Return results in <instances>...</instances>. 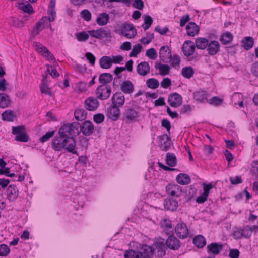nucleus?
Segmentation results:
<instances>
[{"label": "nucleus", "instance_id": "nucleus-54", "mask_svg": "<svg viewBox=\"0 0 258 258\" xmlns=\"http://www.w3.org/2000/svg\"><path fill=\"white\" fill-rule=\"evenodd\" d=\"M81 17L85 21H89L91 19V14L87 9L82 10L80 13Z\"/></svg>", "mask_w": 258, "mask_h": 258}, {"label": "nucleus", "instance_id": "nucleus-9", "mask_svg": "<svg viewBox=\"0 0 258 258\" xmlns=\"http://www.w3.org/2000/svg\"><path fill=\"white\" fill-rule=\"evenodd\" d=\"M120 115V108L111 105L107 107L106 110V116L113 121H116Z\"/></svg>", "mask_w": 258, "mask_h": 258}, {"label": "nucleus", "instance_id": "nucleus-47", "mask_svg": "<svg viewBox=\"0 0 258 258\" xmlns=\"http://www.w3.org/2000/svg\"><path fill=\"white\" fill-rule=\"evenodd\" d=\"M124 257L125 258H140L138 250L130 249L125 251Z\"/></svg>", "mask_w": 258, "mask_h": 258}, {"label": "nucleus", "instance_id": "nucleus-61", "mask_svg": "<svg viewBox=\"0 0 258 258\" xmlns=\"http://www.w3.org/2000/svg\"><path fill=\"white\" fill-rule=\"evenodd\" d=\"M161 226L167 231L170 230L172 228L171 222L169 220L165 219L163 220L161 222Z\"/></svg>", "mask_w": 258, "mask_h": 258}, {"label": "nucleus", "instance_id": "nucleus-39", "mask_svg": "<svg viewBox=\"0 0 258 258\" xmlns=\"http://www.w3.org/2000/svg\"><path fill=\"white\" fill-rule=\"evenodd\" d=\"M194 98L199 102H204L207 100V94L205 91L199 90L194 93Z\"/></svg>", "mask_w": 258, "mask_h": 258}, {"label": "nucleus", "instance_id": "nucleus-15", "mask_svg": "<svg viewBox=\"0 0 258 258\" xmlns=\"http://www.w3.org/2000/svg\"><path fill=\"white\" fill-rule=\"evenodd\" d=\"M171 56V51L167 45L161 47L159 50V57L162 61L168 63Z\"/></svg>", "mask_w": 258, "mask_h": 258}, {"label": "nucleus", "instance_id": "nucleus-53", "mask_svg": "<svg viewBox=\"0 0 258 258\" xmlns=\"http://www.w3.org/2000/svg\"><path fill=\"white\" fill-rule=\"evenodd\" d=\"M180 59L179 56L177 54L174 55L173 56L171 55L169 59V62L172 67H175L176 65H179L180 63Z\"/></svg>", "mask_w": 258, "mask_h": 258}, {"label": "nucleus", "instance_id": "nucleus-42", "mask_svg": "<svg viewBox=\"0 0 258 258\" xmlns=\"http://www.w3.org/2000/svg\"><path fill=\"white\" fill-rule=\"evenodd\" d=\"M3 120L8 121H13L15 115L14 112L11 110H7L2 114Z\"/></svg>", "mask_w": 258, "mask_h": 258}, {"label": "nucleus", "instance_id": "nucleus-16", "mask_svg": "<svg viewBox=\"0 0 258 258\" xmlns=\"http://www.w3.org/2000/svg\"><path fill=\"white\" fill-rule=\"evenodd\" d=\"M223 248V245L220 243H211L207 246V252L213 256L218 255Z\"/></svg>", "mask_w": 258, "mask_h": 258}, {"label": "nucleus", "instance_id": "nucleus-4", "mask_svg": "<svg viewBox=\"0 0 258 258\" xmlns=\"http://www.w3.org/2000/svg\"><path fill=\"white\" fill-rule=\"evenodd\" d=\"M12 133L15 135V140L21 142H28L30 140L24 126H13Z\"/></svg>", "mask_w": 258, "mask_h": 258}, {"label": "nucleus", "instance_id": "nucleus-14", "mask_svg": "<svg viewBox=\"0 0 258 258\" xmlns=\"http://www.w3.org/2000/svg\"><path fill=\"white\" fill-rule=\"evenodd\" d=\"M165 244L169 249L176 250L180 247L181 243L175 236L170 235L167 239Z\"/></svg>", "mask_w": 258, "mask_h": 258}, {"label": "nucleus", "instance_id": "nucleus-2", "mask_svg": "<svg viewBox=\"0 0 258 258\" xmlns=\"http://www.w3.org/2000/svg\"><path fill=\"white\" fill-rule=\"evenodd\" d=\"M80 133H81V124L78 122L65 124L58 130V134H66L72 137L77 136Z\"/></svg>", "mask_w": 258, "mask_h": 258}, {"label": "nucleus", "instance_id": "nucleus-55", "mask_svg": "<svg viewBox=\"0 0 258 258\" xmlns=\"http://www.w3.org/2000/svg\"><path fill=\"white\" fill-rule=\"evenodd\" d=\"M78 145L82 148L86 149L88 144V140L84 136H80Z\"/></svg>", "mask_w": 258, "mask_h": 258}, {"label": "nucleus", "instance_id": "nucleus-34", "mask_svg": "<svg viewBox=\"0 0 258 258\" xmlns=\"http://www.w3.org/2000/svg\"><path fill=\"white\" fill-rule=\"evenodd\" d=\"M192 241L195 246L199 248H203L206 244L205 238L201 235L195 236Z\"/></svg>", "mask_w": 258, "mask_h": 258}, {"label": "nucleus", "instance_id": "nucleus-23", "mask_svg": "<svg viewBox=\"0 0 258 258\" xmlns=\"http://www.w3.org/2000/svg\"><path fill=\"white\" fill-rule=\"evenodd\" d=\"M120 90L125 94H131L134 91V86L129 80H125L120 84Z\"/></svg>", "mask_w": 258, "mask_h": 258}, {"label": "nucleus", "instance_id": "nucleus-30", "mask_svg": "<svg viewBox=\"0 0 258 258\" xmlns=\"http://www.w3.org/2000/svg\"><path fill=\"white\" fill-rule=\"evenodd\" d=\"M209 42V41L206 38L198 37L195 41V46L199 49L204 50L207 47Z\"/></svg>", "mask_w": 258, "mask_h": 258}, {"label": "nucleus", "instance_id": "nucleus-49", "mask_svg": "<svg viewBox=\"0 0 258 258\" xmlns=\"http://www.w3.org/2000/svg\"><path fill=\"white\" fill-rule=\"evenodd\" d=\"M10 249L9 246L5 244H0V256H6L9 254Z\"/></svg>", "mask_w": 258, "mask_h": 258}, {"label": "nucleus", "instance_id": "nucleus-5", "mask_svg": "<svg viewBox=\"0 0 258 258\" xmlns=\"http://www.w3.org/2000/svg\"><path fill=\"white\" fill-rule=\"evenodd\" d=\"M111 87L107 84H101L96 90V98L101 100L108 99L111 93Z\"/></svg>", "mask_w": 258, "mask_h": 258}, {"label": "nucleus", "instance_id": "nucleus-35", "mask_svg": "<svg viewBox=\"0 0 258 258\" xmlns=\"http://www.w3.org/2000/svg\"><path fill=\"white\" fill-rule=\"evenodd\" d=\"M166 163L170 167H174L177 164V159L174 154L167 153L165 158Z\"/></svg>", "mask_w": 258, "mask_h": 258}, {"label": "nucleus", "instance_id": "nucleus-22", "mask_svg": "<svg viewBox=\"0 0 258 258\" xmlns=\"http://www.w3.org/2000/svg\"><path fill=\"white\" fill-rule=\"evenodd\" d=\"M166 191L167 194L176 197H179L182 192L180 186L172 184H169L166 186Z\"/></svg>", "mask_w": 258, "mask_h": 258}, {"label": "nucleus", "instance_id": "nucleus-43", "mask_svg": "<svg viewBox=\"0 0 258 258\" xmlns=\"http://www.w3.org/2000/svg\"><path fill=\"white\" fill-rule=\"evenodd\" d=\"M144 24L142 25L145 30L149 28L153 23L152 17L149 15H144L143 16Z\"/></svg>", "mask_w": 258, "mask_h": 258}, {"label": "nucleus", "instance_id": "nucleus-1", "mask_svg": "<svg viewBox=\"0 0 258 258\" xmlns=\"http://www.w3.org/2000/svg\"><path fill=\"white\" fill-rule=\"evenodd\" d=\"M58 135V136H55L52 140V148L55 151L65 150L68 152L77 154V152L75 150L76 141L74 138L66 134Z\"/></svg>", "mask_w": 258, "mask_h": 258}, {"label": "nucleus", "instance_id": "nucleus-6", "mask_svg": "<svg viewBox=\"0 0 258 258\" xmlns=\"http://www.w3.org/2000/svg\"><path fill=\"white\" fill-rule=\"evenodd\" d=\"M123 120L126 123L134 122L139 117V112L134 108L126 106L122 113Z\"/></svg>", "mask_w": 258, "mask_h": 258}, {"label": "nucleus", "instance_id": "nucleus-19", "mask_svg": "<svg viewBox=\"0 0 258 258\" xmlns=\"http://www.w3.org/2000/svg\"><path fill=\"white\" fill-rule=\"evenodd\" d=\"M159 142V145L161 150L166 151L170 147V139L166 134L158 137Z\"/></svg>", "mask_w": 258, "mask_h": 258}, {"label": "nucleus", "instance_id": "nucleus-21", "mask_svg": "<svg viewBox=\"0 0 258 258\" xmlns=\"http://www.w3.org/2000/svg\"><path fill=\"white\" fill-rule=\"evenodd\" d=\"M220 48V44L217 41L211 40L209 41L206 49L209 55L213 56L217 54L219 52Z\"/></svg>", "mask_w": 258, "mask_h": 258}, {"label": "nucleus", "instance_id": "nucleus-44", "mask_svg": "<svg viewBox=\"0 0 258 258\" xmlns=\"http://www.w3.org/2000/svg\"><path fill=\"white\" fill-rule=\"evenodd\" d=\"M40 89L41 93L49 96H51V92L50 91V89L48 87L44 78L42 79V83L40 85Z\"/></svg>", "mask_w": 258, "mask_h": 258}, {"label": "nucleus", "instance_id": "nucleus-46", "mask_svg": "<svg viewBox=\"0 0 258 258\" xmlns=\"http://www.w3.org/2000/svg\"><path fill=\"white\" fill-rule=\"evenodd\" d=\"M142 49V46L140 44H137L133 46L132 51L129 54L130 57H137Z\"/></svg>", "mask_w": 258, "mask_h": 258}, {"label": "nucleus", "instance_id": "nucleus-8", "mask_svg": "<svg viewBox=\"0 0 258 258\" xmlns=\"http://www.w3.org/2000/svg\"><path fill=\"white\" fill-rule=\"evenodd\" d=\"M33 46L37 52L41 53V55L43 57H46L47 60H53L54 59L53 55L49 50L39 42H34Z\"/></svg>", "mask_w": 258, "mask_h": 258}, {"label": "nucleus", "instance_id": "nucleus-62", "mask_svg": "<svg viewBox=\"0 0 258 258\" xmlns=\"http://www.w3.org/2000/svg\"><path fill=\"white\" fill-rule=\"evenodd\" d=\"M47 71L49 72L50 75L53 78H56L59 76V73L57 72V70L52 66H50L47 68Z\"/></svg>", "mask_w": 258, "mask_h": 258}, {"label": "nucleus", "instance_id": "nucleus-37", "mask_svg": "<svg viewBox=\"0 0 258 258\" xmlns=\"http://www.w3.org/2000/svg\"><path fill=\"white\" fill-rule=\"evenodd\" d=\"M87 112L84 108H78L74 112V116L76 120L83 121L87 117Z\"/></svg>", "mask_w": 258, "mask_h": 258}, {"label": "nucleus", "instance_id": "nucleus-28", "mask_svg": "<svg viewBox=\"0 0 258 258\" xmlns=\"http://www.w3.org/2000/svg\"><path fill=\"white\" fill-rule=\"evenodd\" d=\"M109 15L106 13L103 12L99 14L96 22L100 26H104L109 22Z\"/></svg>", "mask_w": 258, "mask_h": 258}, {"label": "nucleus", "instance_id": "nucleus-56", "mask_svg": "<svg viewBox=\"0 0 258 258\" xmlns=\"http://www.w3.org/2000/svg\"><path fill=\"white\" fill-rule=\"evenodd\" d=\"M54 133V131H49L46 132L43 136H42L39 139V141L42 143H44L48 141L51 137L53 136Z\"/></svg>", "mask_w": 258, "mask_h": 258}, {"label": "nucleus", "instance_id": "nucleus-12", "mask_svg": "<svg viewBox=\"0 0 258 258\" xmlns=\"http://www.w3.org/2000/svg\"><path fill=\"white\" fill-rule=\"evenodd\" d=\"M168 102L171 107L177 108L181 105L182 98L179 94L173 93L168 96Z\"/></svg>", "mask_w": 258, "mask_h": 258}, {"label": "nucleus", "instance_id": "nucleus-41", "mask_svg": "<svg viewBox=\"0 0 258 258\" xmlns=\"http://www.w3.org/2000/svg\"><path fill=\"white\" fill-rule=\"evenodd\" d=\"M182 75L185 78H190L194 74V70L193 68L190 67H184L181 70Z\"/></svg>", "mask_w": 258, "mask_h": 258}, {"label": "nucleus", "instance_id": "nucleus-17", "mask_svg": "<svg viewBox=\"0 0 258 258\" xmlns=\"http://www.w3.org/2000/svg\"><path fill=\"white\" fill-rule=\"evenodd\" d=\"M195 45L194 42L190 40L186 41L182 46V51L186 56L192 55L195 50Z\"/></svg>", "mask_w": 258, "mask_h": 258}, {"label": "nucleus", "instance_id": "nucleus-7", "mask_svg": "<svg viewBox=\"0 0 258 258\" xmlns=\"http://www.w3.org/2000/svg\"><path fill=\"white\" fill-rule=\"evenodd\" d=\"M121 33L123 36L131 39L136 36L137 31L132 24L125 23L121 28Z\"/></svg>", "mask_w": 258, "mask_h": 258}, {"label": "nucleus", "instance_id": "nucleus-59", "mask_svg": "<svg viewBox=\"0 0 258 258\" xmlns=\"http://www.w3.org/2000/svg\"><path fill=\"white\" fill-rule=\"evenodd\" d=\"M104 120V116L103 114L98 113L93 116V120L96 123L99 124Z\"/></svg>", "mask_w": 258, "mask_h": 258}, {"label": "nucleus", "instance_id": "nucleus-60", "mask_svg": "<svg viewBox=\"0 0 258 258\" xmlns=\"http://www.w3.org/2000/svg\"><path fill=\"white\" fill-rule=\"evenodd\" d=\"M229 180L233 185H237L242 182V179L240 176H236L235 177H230Z\"/></svg>", "mask_w": 258, "mask_h": 258}, {"label": "nucleus", "instance_id": "nucleus-20", "mask_svg": "<svg viewBox=\"0 0 258 258\" xmlns=\"http://www.w3.org/2000/svg\"><path fill=\"white\" fill-rule=\"evenodd\" d=\"M94 126L90 121H85L81 124V133L83 135L89 136L94 132Z\"/></svg>", "mask_w": 258, "mask_h": 258}, {"label": "nucleus", "instance_id": "nucleus-24", "mask_svg": "<svg viewBox=\"0 0 258 258\" xmlns=\"http://www.w3.org/2000/svg\"><path fill=\"white\" fill-rule=\"evenodd\" d=\"M163 204L165 209L171 211H175L178 207L177 201L173 199V198L165 199Z\"/></svg>", "mask_w": 258, "mask_h": 258}, {"label": "nucleus", "instance_id": "nucleus-38", "mask_svg": "<svg viewBox=\"0 0 258 258\" xmlns=\"http://www.w3.org/2000/svg\"><path fill=\"white\" fill-rule=\"evenodd\" d=\"M113 79L112 75L110 73H104L101 74L99 77V81L102 84H107Z\"/></svg>", "mask_w": 258, "mask_h": 258}, {"label": "nucleus", "instance_id": "nucleus-58", "mask_svg": "<svg viewBox=\"0 0 258 258\" xmlns=\"http://www.w3.org/2000/svg\"><path fill=\"white\" fill-rule=\"evenodd\" d=\"M223 100L218 97H213L209 100V103L215 106L220 105Z\"/></svg>", "mask_w": 258, "mask_h": 258}, {"label": "nucleus", "instance_id": "nucleus-40", "mask_svg": "<svg viewBox=\"0 0 258 258\" xmlns=\"http://www.w3.org/2000/svg\"><path fill=\"white\" fill-rule=\"evenodd\" d=\"M26 4L24 3H19L18 4V8L19 9L22 10L25 13L28 14L32 13L33 12L32 6L26 2Z\"/></svg>", "mask_w": 258, "mask_h": 258}, {"label": "nucleus", "instance_id": "nucleus-57", "mask_svg": "<svg viewBox=\"0 0 258 258\" xmlns=\"http://www.w3.org/2000/svg\"><path fill=\"white\" fill-rule=\"evenodd\" d=\"M170 69L169 66L167 64L160 66V68H159L160 74L161 76H165L169 74Z\"/></svg>", "mask_w": 258, "mask_h": 258}, {"label": "nucleus", "instance_id": "nucleus-31", "mask_svg": "<svg viewBox=\"0 0 258 258\" xmlns=\"http://www.w3.org/2000/svg\"><path fill=\"white\" fill-rule=\"evenodd\" d=\"M176 180L181 185H187L190 182V177L186 174L180 173L176 176Z\"/></svg>", "mask_w": 258, "mask_h": 258}, {"label": "nucleus", "instance_id": "nucleus-26", "mask_svg": "<svg viewBox=\"0 0 258 258\" xmlns=\"http://www.w3.org/2000/svg\"><path fill=\"white\" fill-rule=\"evenodd\" d=\"M187 34L191 37H194L198 34L199 32V26L193 22H189L185 27Z\"/></svg>", "mask_w": 258, "mask_h": 258}, {"label": "nucleus", "instance_id": "nucleus-32", "mask_svg": "<svg viewBox=\"0 0 258 258\" xmlns=\"http://www.w3.org/2000/svg\"><path fill=\"white\" fill-rule=\"evenodd\" d=\"M233 39L232 34L229 32H226L222 34L219 40L223 45H227L231 43Z\"/></svg>", "mask_w": 258, "mask_h": 258}, {"label": "nucleus", "instance_id": "nucleus-13", "mask_svg": "<svg viewBox=\"0 0 258 258\" xmlns=\"http://www.w3.org/2000/svg\"><path fill=\"white\" fill-rule=\"evenodd\" d=\"M111 100V105L120 108L124 104L125 97L121 92H117L113 95Z\"/></svg>", "mask_w": 258, "mask_h": 258}, {"label": "nucleus", "instance_id": "nucleus-36", "mask_svg": "<svg viewBox=\"0 0 258 258\" xmlns=\"http://www.w3.org/2000/svg\"><path fill=\"white\" fill-rule=\"evenodd\" d=\"M10 104V97L6 94L0 93V108H5L8 107Z\"/></svg>", "mask_w": 258, "mask_h": 258}, {"label": "nucleus", "instance_id": "nucleus-3", "mask_svg": "<svg viewBox=\"0 0 258 258\" xmlns=\"http://www.w3.org/2000/svg\"><path fill=\"white\" fill-rule=\"evenodd\" d=\"M164 239L160 238L155 240L151 246L153 249V255L158 257L164 256L166 254V249Z\"/></svg>", "mask_w": 258, "mask_h": 258}, {"label": "nucleus", "instance_id": "nucleus-52", "mask_svg": "<svg viewBox=\"0 0 258 258\" xmlns=\"http://www.w3.org/2000/svg\"><path fill=\"white\" fill-rule=\"evenodd\" d=\"M146 55L152 60H155L157 56V52L154 48L148 49L146 52Z\"/></svg>", "mask_w": 258, "mask_h": 258}, {"label": "nucleus", "instance_id": "nucleus-48", "mask_svg": "<svg viewBox=\"0 0 258 258\" xmlns=\"http://www.w3.org/2000/svg\"><path fill=\"white\" fill-rule=\"evenodd\" d=\"M242 237L249 238L252 234V230L251 226L246 225L242 228Z\"/></svg>", "mask_w": 258, "mask_h": 258}, {"label": "nucleus", "instance_id": "nucleus-11", "mask_svg": "<svg viewBox=\"0 0 258 258\" xmlns=\"http://www.w3.org/2000/svg\"><path fill=\"white\" fill-rule=\"evenodd\" d=\"M137 250L140 258H150L153 255L152 246L145 244H139Z\"/></svg>", "mask_w": 258, "mask_h": 258}, {"label": "nucleus", "instance_id": "nucleus-18", "mask_svg": "<svg viewBox=\"0 0 258 258\" xmlns=\"http://www.w3.org/2000/svg\"><path fill=\"white\" fill-rule=\"evenodd\" d=\"M97 99L98 98L94 97L87 98L85 101V108L90 111L95 110L99 105Z\"/></svg>", "mask_w": 258, "mask_h": 258}, {"label": "nucleus", "instance_id": "nucleus-45", "mask_svg": "<svg viewBox=\"0 0 258 258\" xmlns=\"http://www.w3.org/2000/svg\"><path fill=\"white\" fill-rule=\"evenodd\" d=\"M146 85L151 89H155L159 86V81L155 78H150L146 81Z\"/></svg>", "mask_w": 258, "mask_h": 258}, {"label": "nucleus", "instance_id": "nucleus-33", "mask_svg": "<svg viewBox=\"0 0 258 258\" xmlns=\"http://www.w3.org/2000/svg\"><path fill=\"white\" fill-rule=\"evenodd\" d=\"M99 64L102 69H109L112 66V58L110 56H102L99 60Z\"/></svg>", "mask_w": 258, "mask_h": 258}, {"label": "nucleus", "instance_id": "nucleus-29", "mask_svg": "<svg viewBox=\"0 0 258 258\" xmlns=\"http://www.w3.org/2000/svg\"><path fill=\"white\" fill-rule=\"evenodd\" d=\"M241 44L245 50H248L253 47L254 45V39L252 37H245L242 40Z\"/></svg>", "mask_w": 258, "mask_h": 258}, {"label": "nucleus", "instance_id": "nucleus-64", "mask_svg": "<svg viewBox=\"0 0 258 258\" xmlns=\"http://www.w3.org/2000/svg\"><path fill=\"white\" fill-rule=\"evenodd\" d=\"M161 86L163 88H167L171 85V80L168 78H165L160 83Z\"/></svg>", "mask_w": 258, "mask_h": 258}, {"label": "nucleus", "instance_id": "nucleus-27", "mask_svg": "<svg viewBox=\"0 0 258 258\" xmlns=\"http://www.w3.org/2000/svg\"><path fill=\"white\" fill-rule=\"evenodd\" d=\"M18 191L15 185H10L7 190V196L8 199L12 201L15 200L18 197Z\"/></svg>", "mask_w": 258, "mask_h": 258}, {"label": "nucleus", "instance_id": "nucleus-63", "mask_svg": "<svg viewBox=\"0 0 258 258\" xmlns=\"http://www.w3.org/2000/svg\"><path fill=\"white\" fill-rule=\"evenodd\" d=\"M240 252L237 249H231L229 251V256L230 258H239Z\"/></svg>", "mask_w": 258, "mask_h": 258}, {"label": "nucleus", "instance_id": "nucleus-51", "mask_svg": "<svg viewBox=\"0 0 258 258\" xmlns=\"http://www.w3.org/2000/svg\"><path fill=\"white\" fill-rule=\"evenodd\" d=\"M101 28H100L96 30H89L88 31V33L92 37L101 39L102 36L101 35Z\"/></svg>", "mask_w": 258, "mask_h": 258}, {"label": "nucleus", "instance_id": "nucleus-50", "mask_svg": "<svg viewBox=\"0 0 258 258\" xmlns=\"http://www.w3.org/2000/svg\"><path fill=\"white\" fill-rule=\"evenodd\" d=\"M77 39L79 41H85L89 38V35L86 32L82 31L75 34Z\"/></svg>", "mask_w": 258, "mask_h": 258}, {"label": "nucleus", "instance_id": "nucleus-10", "mask_svg": "<svg viewBox=\"0 0 258 258\" xmlns=\"http://www.w3.org/2000/svg\"><path fill=\"white\" fill-rule=\"evenodd\" d=\"M174 230L176 235L179 238L183 239L188 237L189 231L186 225L184 223H177Z\"/></svg>", "mask_w": 258, "mask_h": 258}, {"label": "nucleus", "instance_id": "nucleus-25", "mask_svg": "<svg viewBox=\"0 0 258 258\" xmlns=\"http://www.w3.org/2000/svg\"><path fill=\"white\" fill-rule=\"evenodd\" d=\"M150 66L148 62L143 61L139 63L137 66V72L141 76H145L150 72Z\"/></svg>", "mask_w": 258, "mask_h": 258}]
</instances>
